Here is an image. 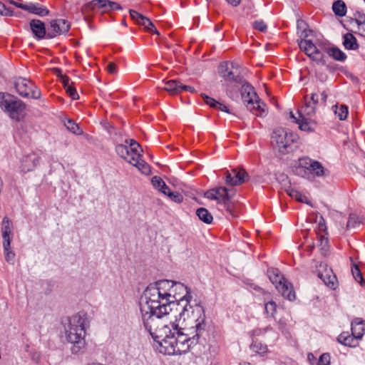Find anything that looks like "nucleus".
Wrapping results in <instances>:
<instances>
[{
  "label": "nucleus",
  "instance_id": "1",
  "mask_svg": "<svg viewBox=\"0 0 365 365\" xmlns=\"http://www.w3.org/2000/svg\"><path fill=\"white\" fill-rule=\"evenodd\" d=\"M145 304L158 309L157 313L171 314L180 312V317L189 314L187 302L192 298L187 287L182 283L168 279L150 284L144 291Z\"/></svg>",
  "mask_w": 365,
  "mask_h": 365
},
{
  "label": "nucleus",
  "instance_id": "2",
  "mask_svg": "<svg viewBox=\"0 0 365 365\" xmlns=\"http://www.w3.org/2000/svg\"><path fill=\"white\" fill-rule=\"evenodd\" d=\"M158 309H153V306L148 304H140V312L142 320L145 329L152 336L154 341L160 345V352L164 349V342H168L170 340V336L173 335L174 328L171 324H163L160 318L163 316L168 315L169 314L157 313Z\"/></svg>",
  "mask_w": 365,
  "mask_h": 365
},
{
  "label": "nucleus",
  "instance_id": "3",
  "mask_svg": "<svg viewBox=\"0 0 365 365\" xmlns=\"http://www.w3.org/2000/svg\"><path fill=\"white\" fill-rule=\"evenodd\" d=\"M64 326L65 334L68 342L73 344L71 351L78 354L85 346V329L88 322L86 313L80 312L67 319Z\"/></svg>",
  "mask_w": 365,
  "mask_h": 365
},
{
  "label": "nucleus",
  "instance_id": "4",
  "mask_svg": "<svg viewBox=\"0 0 365 365\" xmlns=\"http://www.w3.org/2000/svg\"><path fill=\"white\" fill-rule=\"evenodd\" d=\"M171 327L174 328L173 334L170 336L168 342H164V349L162 353L168 355H181L189 351L191 346L197 344L201 334L195 332L192 336V333H185L179 327L178 324L173 323Z\"/></svg>",
  "mask_w": 365,
  "mask_h": 365
},
{
  "label": "nucleus",
  "instance_id": "5",
  "mask_svg": "<svg viewBox=\"0 0 365 365\" xmlns=\"http://www.w3.org/2000/svg\"><path fill=\"white\" fill-rule=\"evenodd\" d=\"M293 172L299 177L312 179L315 177H323L325 170L322 163L319 161L308 157H302L298 160V162L293 167Z\"/></svg>",
  "mask_w": 365,
  "mask_h": 365
},
{
  "label": "nucleus",
  "instance_id": "6",
  "mask_svg": "<svg viewBox=\"0 0 365 365\" xmlns=\"http://www.w3.org/2000/svg\"><path fill=\"white\" fill-rule=\"evenodd\" d=\"M0 107L16 121L21 120L24 116L26 104L13 95L0 93Z\"/></svg>",
  "mask_w": 365,
  "mask_h": 365
},
{
  "label": "nucleus",
  "instance_id": "7",
  "mask_svg": "<svg viewBox=\"0 0 365 365\" xmlns=\"http://www.w3.org/2000/svg\"><path fill=\"white\" fill-rule=\"evenodd\" d=\"M296 140V135L282 128L274 130L272 135V144L282 155L293 150Z\"/></svg>",
  "mask_w": 365,
  "mask_h": 365
},
{
  "label": "nucleus",
  "instance_id": "8",
  "mask_svg": "<svg viewBox=\"0 0 365 365\" xmlns=\"http://www.w3.org/2000/svg\"><path fill=\"white\" fill-rule=\"evenodd\" d=\"M267 275L271 282L275 285L279 293L289 301L295 299V292L291 283H289L281 272L277 268H269Z\"/></svg>",
  "mask_w": 365,
  "mask_h": 365
},
{
  "label": "nucleus",
  "instance_id": "9",
  "mask_svg": "<svg viewBox=\"0 0 365 365\" xmlns=\"http://www.w3.org/2000/svg\"><path fill=\"white\" fill-rule=\"evenodd\" d=\"M187 307L190 309L189 314H185L183 317H180V312H173V314L176 319V321H180L181 319L185 321L186 319H189L190 322H194L195 323L194 327L195 329V332H197L202 334L205 328V315L202 306L196 304L195 307H192L189 304L188 302Z\"/></svg>",
  "mask_w": 365,
  "mask_h": 365
},
{
  "label": "nucleus",
  "instance_id": "10",
  "mask_svg": "<svg viewBox=\"0 0 365 365\" xmlns=\"http://www.w3.org/2000/svg\"><path fill=\"white\" fill-rule=\"evenodd\" d=\"M14 88L19 96L23 98L39 99L41 93L38 88L30 80L19 77L15 79Z\"/></svg>",
  "mask_w": 365,
  "mask_h": 365
},
{
  "label": "nucleus",
  "instance_id": "11",
  "mask_svg": "<svg viewBox=\"0 0 365 365\" xmlns=\"http://www.w3.org/2000/svg\"><path fill=\"white\" fill-rule=\"evenodd\" d=\"M224 179L227 185L237 186L249 180V175L243 168H233L224 173Z\"/></svg>",
  "mask_w": 365,
  "mask_h": 365
},
{
  "label": "nucleus",
  "instance_id": "12",
  "mask_svg": "<svg viewBox=\"0 0 365 365\" xmlns=\"http://www.w3.org/2000/svg\"><path fill=\"white\" fill-rule=\"evenodd\" d=\"M217 192V197L218 203L222 204L226 211L232 217H235L233 210V205L231 202L232 198L235 195V190L233 189H227L225 187H219L215 188Z\"/></svg>",
  "mask_w": 365,
  "mask_h": 365
},
{
  "label": "nucleus",
  "instance_id": "13",
  "mask_svg": "<svg viewBox=\"0 0 365 365\" xmlns=\"http://www.w3.org/2000/svg\"><path fill=\"white\" fill-rule=\"evenodd\" d=\"M70 28L71 24L67 20L63 19L52 20L47 27V38H53L59 35L66 34Z\"/></svg>",
  "mask_w": 365,
  "mask_h": 365
},
{
  "label": "nucleus",
  "instance_id": "14",
  "mask_svg": "<svg viewBox=\"0 0 365 365\" xmlns=\"http://www.w3.org/2000/svg\"><path fill=\"white\" fill-rule=\"evenodd\" d=\"M9 3L14 4L17 8L40 16H45L49 13V11L46 7L40 5L38 3H19L13 0L9 1Z\"/></svg>",
  "mask_w": 365,
  "mask_h": 365
},
{
  "label": "nucleus",
  "instance_id": "15",
  "mask_svg": "<svg viewBox=\"0 0 365 365\" xmlns=\"http://www.w3.org/2000/svg\"><path fill=\"white\" fill-rule=\"evenodd\" d=\"M86 6L90 9H101L103 12H108L113 10H120L121 6L119 4L110 0H92L86 4Z\"/></svg>",
  "mask_w": 365,
  "mask_h": 365
},
{
  "label": "nucleus",
  "instance_id": "16",
  "mask_svg": "<svg viewBox=\"0 0 365 365\" xmlns=\"http://www.w3.org/2000/svg\"><path fill=\"white\" fill-rule=\"evenodd\" d=\"M39 164V157L35 153H31L24 157L21 160V170L27 173L33 170Z\"/></svg>",
  "mask_w": 365,
  "mask_h": 365
},
{
  "label": "nucleus",
  "instance_id": "17",
  "mask_svg": "<svg viewBox=\"0 0 365 365\" xmlns=\"http://www.w3.org/2000/svg\"><path fill=\"white\" fill-rule=\"evenodd\" d=\"M31 29L38 39L47 38V29L44 23L39 19H33L30 21Z\"/></svg>",
  "mask_w": 365,
  "mask_h": 365
},
{
  "label": "nucleus",
  "instance_id": "18",
  "mask_svg": "<svg viewBox=\"0 0 365 365\" xmlns=\"http://www.w3.org/2000/svg\"><path fill=\"white\" fill-rule=\"evenodd\" d=\"M242 98L245 102L247 103V106H252L254 101L258 98V96L254 91V88L252 86L249 84H242Z\"/></svg>",
  "mask_w": 365,
  "mask_h": 365
},
{
  "label": "nucleus",
  "instance_id": "19",
  "mask_svg": "<svg viewBox=\"0 0 365 365\" xmlns=\"http://www.w3.org/2000/svg\"><path fill=\"white\" fill-rule=\"evenodd\" d=\"M351 332L356 339H361L365 333V321L360 318L354 319L351 322Z\"/></svg>",
  "mask_w": 365,
  "mask_h": 365
},
{
  "label": "nucleus",
  "instance_id": "20",
  "mask_svg": "<svg viewBox=\"0 0 365 365\" xmlns=\"http://www.w3.org/2000/svg\"><path fill=\"white\" fill-rule=\"evenodd\" d=\"M358 339L352 333L350 334L348 331L341 333L337 337L339 343L349 346H356Z\"/></svg>",
  "mask_w": 365,
  "mask_h": 365
},
{
  "label": "nucleus",
  "instance_id": "21",
  "mask_svg": "<svg viewBox=\"0 0 365 365\" xmlns=\"http://www.w3.org/2000/svg\"><path fill=\"white\" fill-rule=\"evenodd\" d=\"M266 104L262 102L259 98L254 101L253 104L247 106L248 110L252 112L256 115L262 116L266 111Z\"/></svg>",
  "mask_w": 365,
  "mask_h": 365
},
{
  "label": "nucleus",
  "instance_id": "22",
  "mask_svg": "<svg viewBox=\"0 0 365 365\" xmlns=\"http://www.w3.org/2000/svg\"><path fill=\"white\" fill-rule=\"evenodd\" d=\"M324 51L330 57L337 61L344 62L347 58L346 55L336 46L324 48Z\"/></svg>",
  "mask_w": 365,
  "mask_h": 365
},
{
  "label": "nucleus",
  "instance_id": "23",
  "mask_svg": "<svg viewBox=\"0 0 365 365\" xmlns=\"http://www.w3.org/2000/svg\"><path fill=\"white\" fill-rule=\"evenodd\" d=\"M299 48L303 51L310 58L316 51V45L311 40L302 39L298 43Z\"/></svg>",
  "mask_w": 365,
  "mask_h": 365
},
{
  "label": "nucleus",
  "instance_id": "24",
  "mask_svg": "<svg viewBox=\"0 0 365 365\" xmlns=\"http://www.w3.org/2000/svg\"><path fill=\"white\" fill-rule=\"evenodd\" d=\"M181 83L177 80H170L165 82L163 89L172 95L180 93Z\"/></svg>",
  "mask_w": 365,
  "mask_h": 365
},
{
  "label": "nucleus",
  "instance_id": "25",
  "mask_svg": "<svg viewBox=\"0 0 365 365\" xmlns=\"http://www.w3.org/2000/svg\"><path fill=\"white\" fill-rule=\"evenodd\" d=\"M131 164L138 168L142 173L149 175L150 173V168L149 165L140 158L132 157Z\"/></svg>",
  "mask_w": 365,
  "mask_h": 365
},
{
  "label": "nucleus",
  "instance_id": "26",
  "mask_svg": "<svg viewBox=\"0 0 365 365\" xmlns=\"http://www.w3.org/2000/svg\"><path fill=\"white\" fill-rule=\"evenodd\" d=\"M343 37V45L346 49L356 50L359 48L357 40L353 34L347 33Z\"/></svg>",
  "mask_w": 365,
  "mask_h": 365
},
{
  "label": "nucleus",
  "instance_id": "27",
  "mask_svg": "<svg viewBox=\"0 0 365 365\" xmlns=\"http://www.w3.org/2000/svg\"><path fill=\"white\" fill-rule=\"evenodd\" d=\"M332 11L337 16L342 17L346 14V6L342 0H336L332 4Z\"/></svg>",
  "mask_w": 365,
  "mask_h": 365
},
{
  "label": "nucleus",
  "instance_id": "28",
  "mask_svg": "<svg viewBox=\"0 0 365 365\" xmlns=\"http://www.w3.org/2000/svg\"><path fill=\"white\" fill-rule=\"evenodd\" d=\"M222 78L227 81L235 82L239 84H243L244 80L242 76L237 71H229L227 74H222Z\"/></svg>",
  "mask_w": 365,
  "mask_h": 365
},
{
  "label": "nucleus",
  "instance_id": "29",
  "mask_svg": "<svg viewBox=\"0 0 365 365\" xmlns=\"http://www.w3.org/2000/svg\"><path fill=\"white\" fill-rule=\"evenodd\" d=\"M318 277L323 281V282L329 287L335 289L336 286V278L335 275H331L329 273L325 274L319 273Z\"/></svg>",
  "mask_w": 365,
  "mask_h": 365
},
{
  "label": "nucleus",
  "instance_id": "30",
  "mask_svg": "<svg viewBox=\"0 0 365 365\" xmlns=\"http://www.w3.org/2000/svg\"><path fill=\"white\" fill-rule=\"evenodd\" d=\"M196 215L200 220L206 224H210L213 217L211 213L205 208L200 207L196 210Z\"/></svg>",
  "mask_w": 365,
  "mask_h": 365
},
{
  "label": "nucleus",
  "instance_id": "31",
  "mask_svg": "<svg viewBox=\"0 0 365 365\" xmlns=\"http://www.w3.org/2000/svg\"><path fill=\"white\" fill-rule=\"evenodd\" d=\"M333 110L336 115L340 120H344L347 118L349 111L348 107L345 105H341L339 107L335 105L332 107Z\"/></svg>",
  "mask_w": 365,
  "mask_h": 365
},
{
  "label": "nucleus",
  "instance_id": "32",
  "mask_svg": "<svg viewBox=\"0 0 365 365\" xmlns=\"http://www.w3.org/2000/svg\"><path fill=\"white\" fill-rule=\"evenodd\" d=\"M287 192L291 197L296 199L297 201L309 204L307 196L302 194L298 190L294 188H289L287 190Z\"/></svg>",
  "mask_w": 365,
  "mask_h": 365
},
{
  "label": "nucleus",
  "instance_id": "33",
  "mask_svg": "<svg viewBox=\"0 0 365 365\" xmlns=\"http://www.w3.org/2000/svg\"><path fill=\"white\" fill-rule=\"evenodd\" d=\"M299 117L301 118V120L298 124L300 130L304 131H313V124L311 123V122L309 121V120L305 118L302 113H299Z\"/></svg>",
  "mask_w": 365,
  "mask_h": 365
},
{
  "label": "nucleus",
  "instance_id": "34",
  "mask_svg": "<svg viewBox=\"0 0 365 365\" xmlns=\"http://www.w3.org/2000/svg\"><path fill=\"white\" fill-rule=\"evenodd\" d=\"M151 182L155 189H158L163 193H165L163 189H168V186L161 178L158 176H154L152 178Z\"/></svg>",
  "mask_w": 365,
  "mask_h": 365
},
{
  "label": "nucleus",
  "instance_id": "35",
  "mask_svg": "<svg viewBox=\"0 0 365 365\" xmlns=\"http://www.w3.org/2000/svg\"><path fill=\"white\" fill-rule=\"evenodd\" d=\"M115 151L117 154L125 160H129L130 150L127 145L123 144H118L115 147Z\"/></svg>",
  "mask_w": 365,
  "mask_h": 365
},
{
  "label": "nucleus",
  "instance_id": "36",
  "mask_svg": "<svg viewBox=\"0 0 365 365\" xmlns=\"http://www.w3.org/2000/svg\"><path fill=\"white\" fill-rule=\"evenodd\" d=\"M277 312V304L273 301H269L264 304V312L268 317H274Z\"/></svg>",
  "mask_w": 365,
  "mask_h": 365
},
{
  "label": "nucleus",
  "instance_id": "37",
  "mask_svg": "<svg viewBox=\"0 0 365 365\" xmlns=\"http://www.w3.org/2000/svg\"><path fill=\"white\" fill-rule=\"evenodd\" d=\"M316 51H314V53L311 57V59L317 63L325 65L326 61L324 60V56L321 52L320 49L316 46Z\"/></svg>",
  "mask_w": 365,
  "mask_h": 365
},
{
  "label": "nucleus",
  "instance_id": "38",
  "mask_svg": "<svg viewBox=\"0 0 365 365\" xmlns=\"http://www.w3.org/2000/svg\"><path fill=\"white\" fill-rule=\"evenodd\" d=\"M65 125L66 128L76 135H81L83 133V130L79 128L78 124L75 123L71 120H68L66 123H65Z\"/></svg>",
  "mask_w": 365,
  "mask_h": 365
},
{
  "label": "nucleus",
  "instance_id": "39",
  "mask_svg": "<svg viewBox=\"0 0 365 365\" xmlns=\"http://www.w3.org/2000/svg\"><path fill=\"white\" fill-rule=\"evenodd\" d=\"M134 144L133 145H130L129 148V150H130V157H129V160H128V162L129 163H131V158L132 157H135V158H140V145H139V143L138 142H134L133 143Z\"/></svg>",
  "mask_w": 365,
  "mask_h": 365
},
{
  "label": "nucleus",
  "instance_id": "40",
  "mask_svg": "<svg viewBox=\"0 0 365 365\" xmlns=\"http://www.w3.org/2000/svg\"><path fill=\"white\" fill-rule=\"evenodd\" d=\"M351 273L356 282H358L361 284H362L363 282H365L358 265L355 264H353L351 267Z\"/></svg>",
  "mask_w": 365,
  "mask_h": 365
},
{
  "label": "nucleus",
  "instance_id": "41",
  "mask_svg": "<svg viewBox=\"0 0 365 365\" xmlns=\"http://www.w3.org/2000/svg\"><path fill=\"white\" fill-rule=\"evenodd\" d=\"M251 349L257 353H265L267 351V346L262 344L258 341H253L250 346Z\"/></svg>",
  "mask_w": 365,
  "mask_h": 365
},
{
  "label": "nucleus",
  "instance_id": "42",
  "mask_svg": "<svg viewBox=\"0 0 365 365\" xmlns=\"http://www.w3.org/2000/svg\"><path fill=\"white\" fill-rule=\"evenodd\" d=\"M359 224L360 222L358 219V217L355 214H350L346 224V228H354L357 225Z\"/></svg>",
  "mask_w": 365,
  "mask_h": 365
},
{
  "label": "nucleus",
  "instance_id": "43",
  "mask_svg": "<svg viewBox=\"0 0 365 365\" xmlns=\"http://www.w3.org/2000/svg\"><path fill=\"white\" fill-rule=\"evenodd\" d=\"M316 365H330V355L328 353L322 354Z\"/></svg>",
  "mask_w": 365,
  "mask_h": 365
},
{
  "label": "nucleus",
  "instance_id": "44",
  "mask_svg": "<svg viewBox=\"0 0 365 365\" xmlns=\"http://www.w3.org/2000/svg\"><path fill=\"white\" fill-rule=\"evenodd\" d=\"M4 252L5 260L9 264H14L15 253L11 250V248H8L7 250H4Z\"/></svg>",
  "mask_w": 365,
  "mask_h": 365
},
{
  "label": "nucleus",
  "instance_id": "45",
  "mask_svg": "<svg viewBox=\"0 0 365 365\" xmlns=\"http://www.w3.org/2000/svg\"><path fill=\"white\" fill-rule=\"evenodd\" d=\"M253 28L261 32H264L267 30V26L264 21L262 20H258L253 22Z\"/></svg>",
  "mask_w": 365,
  "mask_h": 365
},
{
  "label": "nucleus",
  "instance_id": "46",
  "mask_svg": "<svg viewBox=\"0 0 365 365\" xmlns=\"http://www.w3.org/2000/svg\"><path fill=\"white\" fill-rule=\"evenodd\" d=\"M168 196L175 202H181L183 200V197L181 194L178 192H168Z\"/></svg>",
  "mask_w": 365,
  "mask_h": 365
},
{
  "label": "nucleus",
  "instance_id": "47",
  "mask_svg": "<svg viewBox=\"0 0 365 365\" xmlns=\"http://www.w3.org/2000/svg\"><path fill=\"white\" fill-rule=\"evenodd\" d=\"M0 15L4 16H13V11L8 8L2 2L0 1Z\"/></svg>",
  "mask_w": 365,
  "mask_h": 365
},
{
  "label": "nucleus",
  "instance_id": "48",
  "mask_svg": "<svg viewBox=\"0 0 365 365\" xmlns=\"http://www.w3.org/2000/svg\"><path fill=\"white\" fill-rule=\"evenodd\" d=\"M66 93L68 94V96L73 100H77L79 98V96L76 91V89L73 87L72 85L70 86H68L65 88Z\"/></svg>",
  "mask_w": 365,
  "mask_h": 365
},
{
  "label": "nucleus",
  "instance_id": "49",
  "mask_svg": "<svg viewBox=\"0 0 365 365\" xmlns=\"http://www.w3.org/2000/svg\"><path fill=\"white\" fill-rule=\"evenodd\" d=\"M141 20L143 21V26L147 31H153V28H154V24L153 22L146 16H143L141 18Z\"/></svg>",
  "mask_w": 365,
  "mask_h": 365
},
{
  "label": "nucleus",
  "instance_id": "50",
  "mask_svg": "<svg viewBox=\"0 0 365 365\" xmlns=\"http://www.w3.org/2000/svg\"><path fill=\"white\" fill-rule=\"evenodd\" d=\"M56 71L60 74L59 77L61 78V83L63 85L64 88H67L68 86H70L71 85H73V83H70V78L66 76L61 73V70L57 68Z\"/></svg>",
  "mask_w": 365,
  "mask_h": 365
},
{
  "label": "nucleus",
  "instance_id": "51",
  "mask_svg": "<svg viewBox=\"0 0 365 365\" xmlns=\"http://www.w3.org/2000/svg\"><path fill=\"white\" fill-rule=\"evenodd\" d=\"M201 96L203 98L204 102L207 105L210 106L211 108H215V106H216V104L217 103V101L216 100H215L214 98H212L211 97L207 96V95H205L204 93H202Z\"/></svg>",
  "mask_w": 365,
  "mask_h": 365
},
{
  "label": "nucleus",
  "instance_id": "52",
  "mask_svg": "<svg viewBox=\"0 0 365 365\" xmlns=\"http://www.w3.org/2000/svg\"><path fill=\"white\" fill-rule=\"evenodd\" d=\"M3 238V247L4 250H7L8 248H11V235H2Z\"/></svg>",
  "mask_w": 365,
  "mask_h": 365
},
{
  "label": "nucleus",
  "instance_id": "53",
  "mask_svg": "<svg viewBox=\"0 0 365 365\" xmlns=\"http://www.w3.org/2000/svg\"><path fill=\"white\" fill-rule=\"evenodd\" d=\"M229 71L228 63L227 62H222L220 63L218 69L220 76L222 78V74H227Z\"/></svg>",
  "mask_w": 365,
  "mask_h": 365
},
{
  "label": "nucleus",
  "instance_id": "54",
  "mask_svg": "<svg viewBox=\"0 0 365 365\" xmlns=\"http://www.w3.org/2000/svg\"><path fill=\"white\" fill-rule=\"evenodd\" d=\"M129 14L131 19L134 20L135 22L137 21H139V19L141 20V18H143V15L133 9L129 10Z\"/></svg>",
  "mask_w": 365,
  "mask_h": 365
},
{
  "label": "nucleus",
  "instance_id": "55",
  "mask_svg": "<svg viewBox=\"0 0 365 365\" xmlns=\"http://www.w3.org/2000/svg\"><path fill=\"white\" fill-rule=\"evenodd\" d=\"M316 107H309V106H304L302 108V111L303 113H304L307 115H312L315 113Z\"/></svg>",
  "mask_w": 365,
  "mask_h": 365
},
{
  "label": "nucleus",
  "instance_id": "56",
  "mask_svg": "<svg viewBox=\"0 0 365 365\" xmlns=\"http://www.w3.org/2000/svg\"><path fill=\"white\" fill-rule=\"evenodd\" d=\"M216 194H217V192L215 191V189H212V190L207 191L205 193V196L208 199L217 200Z\"/></svg>",
  "mask_w": 365,
  "mask_h": 365
},
{
  "label": "nucleus",
  "instance_id": "57",
  "mask_svg": "<svg viewBox=\"0 0 365 365\" xmlns=\"http://www.w3.org/2000/svg\"><path fill=\"white\" fill-rule=\"evenodd\" d=\"M106 69L109 73L115 74L117 73V66L113 62H109L107 65Z\"/></svg>",
  "mask_w": 365,
  "mask_h": 365
},
{
  "label": "nucleus",
  "instance_id": "58",
  "mask_svg": "<svg viewBox=\"0 0 365 365\" xmlns=\"http://www.w3.org/2000/svg\"><path fill=\"white\" fill-rule=\"evenodd\" d=\"M357 15H358V16L356 19V23L358 24L359 26L364 25V24H365V14L358 12Z\"/></svg>",
  "mask_w": 365,
  "mask_h": 365
},
{
  "label": "nucleus",
  "instance_id": "59",
  "mask_svg": "<svg viewBox=\"0 0 365 365\" xmlns=\"http://www.w3.org/2000/svg\"><path fill=\"white\" fill-rule=\"evenodd\" d=\"M215 109L217 110H222V111H224L225 113H230V110L228 109V108L227 107V106H225V104H222L220 102L217 101L216 106H215Z\"/></svg>",
  "mask_w": 365,
  "mask_h": 365
},
{
  "label": "nucleus",
  "instance_id": "60",
  "mask_svg": "<svg viewBox=\"0 0 365 365\" xmlns=\"http://www.w3.org/2000/svg\"><path fill=\"white\" fill-rule=\"evenodd\" d=\"M182 91H187V92H190V93H194L195 92V89L194 87L192 86H186V85H182L181 83V86H180V93Z\"/></svg>",
  "mask_w": 365,
  "mask_h": 365
},
{
  "label": "nucleus",
  "instance_id": "61",
  "mask_svg": "<svg viewBox=\"0 0 365 365\" xmlns=\"http://www.w3.org/2000/svg\"><path fill=\"white\" fill-rule=\"evenodd\" d=\"M11 235L10 225H2V235Z\"/></svg>",
  "mask_w": 365,
  "mask_h": 365
},
{
  "label": "nucleus",
  "instance_id": "62",
  "mask_svg": "<svg viewBox=\"0 0 365 365\" xmlns=\"http://www.w3.org/2000/svg\"><path fill=\"white\" fill-rule=\"evenodd\" d=\"M320 245L322 247V249L324 251H326V247L328 246V240L327 239L323 238L322 237H320Z\"/></svg>",
  "mask_w": 365,
  "mask_h": 365
},
{
  "label": "nucleus",
  "instance_id": "63",
  "mask_svg": "<svg viewBox=\"0 0 365 365\" xmlns=\"http://www.w3.org/2000/svg\"><path fill=\"white\" fill-rule=\"evenodd\" d=\"M307 359L308 361L312 364L314 365L315 362L317 361V358L314 356V355L312 353H309L307 355Z\"/></svg>",
  "mask_w": 365,
  "mask_h": 365
},
{
  "label": "nucleus",
  "instance_id": "64",
  "mask_svg": "<svg viewBox=\"0 0 365 365\" xmlns=\"http://www.w3.org/2000/svg\"><path fill=\"white\" fill-rule=\"evenodd\" d=\"M310 101L312 103V104L317 106L319 102L318 95L317 93H312L310 98Z\"/></svg>",
  "mask_w": 365,
  "mask_h": 365
}]
</instances>
